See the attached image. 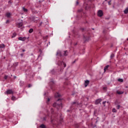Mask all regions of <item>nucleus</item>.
Instances as JSON below:
<instances>
[{
	"mask_svg": "<svg viewBox=\"0 0 128 128\" xmlns=\"http://www.w3.org/2000/svg\"><path fill=\"white\" fill-rule=\"evenodd\" d=\"M60 93L57 92L55 94V98H60Z\"/></svg>",
	"mask_w": 128,
	"mask_h": 128,
	"instance_id": "11",
	"label": "nucleus"
},
{
	"mask_svg": "<svg viewBox=\"0 0 128 128\" xmlns=\"http://www.w3.org/2000/svg\"><path fill=\"white\" fill-rule=\"evenodd\" d=\"M78 104V102H72V106H74V104Z\"/></svg>",
	"mask_w": 128,
	"mask_h": 128,
	"instance_id": "23",
	"label": "nucleus"
},
{
	"mask_svg": "<svg viewBox=\"0 0 128 128\" xmlns=\"http://www.w3.org/2000/svg\"><path fill=\"white\" fill-rule=\"evenodd\" d=\"M61 101H62V99L59 98V99L58 100L57 102H61Z\"/></svg>",
	"mask_w": 128,
	"mask_h": 128,
	"instance_id": "33",
	"label": "nucleus"
},
{
	"mask_svg": "<svg viewBox=\"0 0 128 128\" xmlns=\"http://www.w3.org/2000/svg\"><path fill=\"white\" fill-rule=\"evenodd\" d=\"M12 100H16V97H14V96H12Z\"/></svg>",
	"mask_w": 128,
	"mask_h": 128,
	"instance_id": "25",
	"label": "nucleus"
},
{
	"mask_svg": "<svg viewBox=\"0 0 128 128\" xmlns=\"http://www.w3.org/2000/svg\"><path fill=\"white\" fill-rule=\"evenodd\" d=\"M117 110L115 108L112 109V112H116Z\"/></svg>",
	"mask_w": 128,
	"mask_h": 128,
	"instance_id": "22",
	"label": "nucleus"
},
{
	"mask_svg": "<svg viewBox=\"0 0 128 128\" xmlns=\"http://www.w3.org/2000/svg\"><path fill=\"white\" fill-rule=\"evenodd\" d=\"M18 40H22V42H24V40H26V37H19L18 38Z\"/></svg>",
	"mask_w": 128,
	"mask_h": 128,
	"instance_id": "4",
	"label": "nucleus"
},
{
	"mask_svg": "<svg viewBox=\"0 0 128 128\" xmlns=\"http://www.w3.org/2000/svg\"><path fill=\"white\" fill-rule=\"evenodd\" d=\"M128 7L126 8L125 9V10H124V14H128Z\"/></svg>",
	"mask_w": 128,
	"mask_h": 128,
	"instance_id": "15",
	"label": "nucleus"
},
{
	"mask_svg": "<svg viewBox=\"0 0 128 128\" xmlns=\"http://www.w3.org/2000/svg\"><path fill=\"white\" fill-rule=\"evenodd\" d=\"M32 32H34V29H32V28H30V29L28 30L29 34H32Z\"/></svg>",
	"mask_w": 128,
	"mask_h": 128,
	"instance_id": "19",
	"label": "nucleus"
},
{
	"mask_svg": "<svg viewBox=\"0 0 128 128\" xmlns=\"http://www.w3.org/2000/svg\"><path fill=\"white\" fill-rule=\"evenodd\" d=\"M18 62L15 63V66H18Z\"/></svg>",
	"mask_w": 128,
	"mask_h": 128,
	"instance_id": "36",
	"label": "nucleus"
},
{
	"mask_svg": "<svg viewBox=\"0 0 128 128\" xmlns=\"http://www.w3.org/2000/svg\"><path fill=\"white\" fill-rule=\"evenodd\" d=\"M44 96H46V93H44Z\"/></svg>",
	"mask_w": 128,
	"mask_h": 128,
	"instance_id": "48",
	"label": "nucleus"
},
{
	"mask_svg": "<svg viewBox=\"0 0 128 128\" xmlns=\"http://www.w3.org/2000/svg\"><path fill=\"white\" fill-rule=\"evenodd\" d=\"M10 4L12 3V2H10V1H8V3H10Z\"/></svg>",
	"mask_w": 128,
	"mask_h": 128,
	"instance_id": "43",
	"label": "nucleus"
},
{
	"mask_svg": "<svg viewBox=\"0 0 128 128\" xmlns=\"http://www.w3.org/2000/svg\"><path fill=\"white\" fill-rule=\"evenodd\" d=\"M114 54H112L110 56V58H114Z\"/></svg>",
	"mask_w": 128,
	"mask_h": 128,
	"instance_id": "28",
	"label": "nucleus"
},
{
	"mask_svg": "<svg viewBox=\"0 0 128 128\" xmlns=\"http://www.w3.org/2000/svg\"><path fill=\"white\" fill-rule=\"evenodd\" d=\"M78 12H82V9H80L78 10Z\"/></svg>",
	"mask_w": 128,
	"mask_h": 128,
	"instance_id": "30",
	"label": "nucleus"
},
{
	"mask_svg": "<svg viewBox=\"0 0 128 128\" xmlns=\"http://www.w3.org/2000/svg\"><path fill=\"white\" fill-rule=\"evenodd\" d=\"M6 48L4 44H2L0 45V48Z\"/></svg>",
	"mask_w": 128,
	"mask_h": 128,
	"instance_id": "13",
	"label": "nucleus"
},
{
	"mask_svg": "<svg viewBox=\"0 0 128 128\" xmlns=\"http://www.w3.org/2000/svg\"><path fill=\"white\" fill-rule=\"evenodd\" d=\"M120 105H118V106H116L117 110H120Z\"/></svg>",
	"mask_w": 128,
	"mask_h": 128,
	"instance_id": "27",
	"label": "nucleus"
},
{
	"mask_svg": "<svg viewBox=\"0 0 128 128\" xmlns=\"http://www.w3.org/2000/svg\"><path fill=\"white\" fill-rule=\"evenodd\" d=\"M8 78V76H4V80H7Z\"/></svg>",
	"mask_w": 128,
	"mask_h": 128,
	"instance_id": "34",
	"label": "nucleus"
},
{
	"mask_svg": "<svg viewBox=\"0 0 128 128\" xmlns=\"http://www.w3.org/2000/svg\"><path fill=\"white\" fill-rule=\"evenodd\" d=\"M110 66L108 65L106 66L104 68V72H106V70H108V67Z\"/></svg>",
	"mask_w": 128,
	"mask_h": 128,
	"instance_id": "12",
	"label": "nucleus"
},
{
	"mask_svg": "<svg viewBox=\"0 0 128 128\" xmlns=\"http://www.w3.org/2000/svg\"><path fill=\"white\" fill-rule=\"evenodd\" d=\"M40 128H46V126H44V124H42L40 126Z\"/></svg>",
	"mask_w": 128,
	"mask_h": 128,
	"instance_id": "21",
	"label": "nucleus"
},
{
	"mask_svg": "<svg viewBox=\"0 0 128 128\" xmlns=\"http://www.w3.org/2000/svg\"><path fill=\"white\" fill-rule=\"evenodd\" d=\"M53 106L54 108H56L58 110H60V108H62V102L58 104V102H55L53 104Z\"/></svg>",
	"mask_w": 128,
	"mask_h": 128,
	"instance_id": "1",
	"label": "nucleus"
},
{
	"mask_svg": "<svg viewBox=\"0 0 128 128\" xmlns=\"http://www.w3.org/2000/svg\"><path fill=\"white\" fill-rule=\"evenodd\" d=\"M22 52H26V50H22Z\"/></svg>",
	"mask_w": 128,
	"mask_h": 128,
	"instance_id": "41",
	"label": "nucleus"
},
{
	"mask_svg": "<svg viewBox=\"0 0 128 128\" xmlns=\"http://www.w3.org/2000/svg\"><path fill=\"white\" fill-rule=\"evenodd\" d=\"M16 26L18 28H24V26L22 25V22L18 23Z\"/></svg>",
	"mask_w": 128,
	"mask_h": 128,
	"instance_id": "2",
	"label": "nucleus"
},
{
	"mask_svg": "<svg viewBox=\"0 0 128 128\" xmlns=\"http://www.w3.org/2000/svg\"><path fill=\"white\" fill-rule=\"evenodd\" d=\"M74 62H76V61H74V62H73V64H74Z\"/></svg>",
	"mask_w": 128,
	"mask_h": 128,
	"instance_id": "44",
	"label": "nucleus"
},
{
	"mask_svg": "<svg viewBox=\"0 0 128 128\" xmlns=\"http://www.w3.org/2000/svg\"><path fill=\"white\" fill-rule=\"evenodd\" d=\"M9 22H10V20H7L6 22V24H8Z\"/></svg>",
	"mask_w": 128,
	"mask_h": 128,
	"instance_id": "35",
	"label": "nucleus"
},
{
	"mask_svg": "<svg viewBox=\"0 0 128 128\" xmlns=\"http://www.w3.org/2000/svg\"><path fill=\"white\" fill-rule=\"evenodd\" d=\"M6 16H7V18H10V16H12V14L10 12H6Z\"/></svg>",
	"mask_w": 128,
	"mask_h": 128,
	"instance_id": "10",
	"label": "nucleus"
},
{
	"mask_svg": "<svg viewBox=\"0 0 128 128\" xmlns=\"http://www.w3.org/2000/svg\"><path fill=\"white\" fill-rule=\"evenodd\" d=\"M46 120V117H44V120Z\"/></svg>",
	"mask_w": 128,
	"mask_h": 128,
	"instance_id": "37",
	"label": "nucleus"
},
{
	"mask_svg": "<svg viewBox=\"0 0 128 128\" xmlns=\"http://www.w3.org/2000/svg\"><path fill=\"white\" fill-rule=\"evenodd\" d=\"M112 2V1L110 0V2H108V4H110V2Z\"/></svg>",
	"mask_w": 128,
	"mask_h": 128,
	"instance_id": "38",
	"label": "nucleus"
},
{
	"mask_svg": "<svg viewBox=\"0 0 128 128\" xmlns=\"http://www.w3.org/2000/svg\"><path fill=\"white\" fill-rule=\"evenodd\" d=\"M14 36H12V38H14Z\"/></svg>",
	"mask_w": 128,
	"mask_h": 128,
	"instance_id": "50",
	"label": "nucleus"
},
{
	"mask_svg": "<svg viewBox=\"0 0 128 128\" xmlns=\"http://www.w3.org/2000/svg\"><path fill=\"white\" fill-rule=\"evenodd\" d=\"M116 92L118 94H124V92L122 91H117Z\"/></svg>",
	"mask_w": 128,
	"mask_h": 128,
	"instance_id": "14",
	"label": "nucleus"
},
{
	"mask_svg": "<svg viewBox=\"0 0 128 128\" xmlns=\"http://www.w3.org/2000/svg\"><path fill=\"white\" fill-rule=\"evenodd\" d=\"M76 4H78V2H76Z\"/></svg>",
	"mask_w": 128,
	"mask_h": 128,
	"instance_id": "42",
	"label": "nucleus"
},
{
	"mask_svg": "<svg viewBox=\"0 0 128 128\" xmlns=\"http://www.w3.org/2000/svg\"><path fill=\"white\" fill-rule=\"evenodd\" d=\"M88 84H90V81L88 80H85L84 84L86 88L88 86Z\"/></svg>",
	"mask_w": 128,
	"mask_h": 128,
	"instance_id": "6",
	"label": "nucleus"
},
{
	"mask_svg": "<svg viewBox=\"0 0 128 128\" xmlns=\"http://www.w3.org/2000/svg\"><path fill=\"white\" fill-rule=\"evenodd\" d=\"M106 102H102V104H106Z\"/></svg>",
	"mask_w": 128,
	"mask_h": 128,
	"instance_id": "40",
	"label": "nucleus"
},
{
	"mask_svg": "<svg viewBox=\"0 0 128 128\" xmlns=\"http://www.w3.org/2000/svg\"><path fill=\"white\" fill-rule=\"evenodd\" d=\"M43 24L42 22H40V24L38 26H42V24Z\"/></svg>",
	"mask_w": 128,
	"mask_h": 128,
	"instance_id": "31",
	"label": "nucleus"
},
{
	"mask_svg": "<svg viewBox=\"0 0 128 128\" xmlns=\"http://www.w3.org/2000/svg\"><path fill=\"white\" fill-rule=\"evenodd\" d=\"M51 122H54V120H52Z\"/></svg>",
	"mask_w": 128,
	"mask_h": 128,
	"instance_id": "45",
	"label": "nucleus"
},
{
	"mask_svg": "<svg viewBox=\"0 0 128 128\" xmlns=\"http://www.w3.org/2000/svg\"><path fill=\"white\" fill-rule=\"evenodd\" d=\"M64 56H68V51H64Z\"/></svg>",
	"mask_w": 128,
	"mask_h": 128,
	"instance_id": "17",
	"label": "nucleus"
},
{
	"mask_svg": "<svg viewBox=\"0 0 128 128\" xmlns=\"http://www.w3.org/2000/svg\"><path fill=\"white\" fill-rule=\"evenodd\" d=\"M53 112H54V109L51 108V114H52Z\"/></svg>",
	"mask_w": 128,
	"mask_h": 128,
	"instance_id": "29",
	"label": "nucleus"
},
{
	"mask_svg": "<svg viewBox=\"0 0 128 128\" xmlns=\"http://www.w3.org/2000/svg\"><path fill=\"white\" fill-rule=\"evenodd\" d=\"M118 82H124V80L122 78L118 79Z\"/></svg>",
	"mask_w": 128,
	"mask_h": 128,
	"instance_id": "20",
	"label": "nucleus"
},
{
	"mask_svg": "<svg viewBox=\"0 0 128 128\" xmlns=\"http://www.w3.org/2000/svg\"><path fill=\"white\" fill-rule=\"evenodd\" d=\"M56 56H62V52L60 50H58L56 52Z\"/></svg>",
	"mask_w": 128,
	"mask_h": 128,
	"instance_id": "8",
	"label": "nucleus"
},
{
	"mask_svg": "<svg viewBox=\"0 0 128 128\" xmlns=\"http://www.w3.org/2000/svg\"><path fill=\"white\" fill-rule=\"evenodd\" d=\"M50 99L48 98L46 101V104H48V102H50Z\"/></svg>",
	"mask_w": 128,
	"mask_h": 128,
	"instance_id": "26",
	"label": "nucleus"
},
{
	"mask_svg": "<svg viewBox=\"0 0 128 128\" xmlns=\"http://www.w3.org/2000/svg\"><path fill=\"white\" fill-rule=\"evenodd\" d=\"M62 64H64V68H66V64L63 63L62 62H58V66H62Z\"/></svg>",
	"mask_w": 128,
	"mask_h": 128,
	"instance_id": "5",
	"label": "nucleus"
},
{
	"mask_svg": "<svg viewBox=\"0 0 128 128\" xmlns=\"http://www.w3.org/2000/svg\"><path fill=\"white\" fill-rule=\"evenodd\" d=\"M22 10L25 12H28V9L24 7L22 8Z\"/></svg>",
	"mask_w": 128,
	"mask_h": 128,
	"instance_id": "18",
	"label": "nucleus"
},
{
	"mask_svg": "<svg viewBox=\"0 0 128 128\" xmlns=\"http://www.w3.org/2000/svg\"><path fill=\"white\" fill-rule=\"evenodd\" d=\"M105 89H106V88H104V90H105Z\"/></svg>",
	"mask_w": 128,
	"mask_h": 128,
	"instance_id": "47",
	"label": "nucleus"
},
{
	"mask_svg": "<svg viewBox=\"0 0 128 128\" xmlns=\"http://www.w3.org/2000/svg\"><path fill=\"white\" fill-rule=\"evenodd\" d=\"M24 81H20V86H24Z\"/></svg>",
	"mask_w": 128,
	"mask_h": 128,
	"instance_id": "16",
	"label": "nucleus"
},
{
	"mask_svg": "<svg viewBox=\"0 0 128 128\" xmlns=\"http://www.w3.org/2000/svg\"><path fill=\"white\" fill-rule=\"evenodd\" d=\"M5 94H12V90H8L6 92H5Z\"/></svg>",
	"mask_w": 128,
	"mask_h": 128,
	"instance_id": "7",
	"label": "nucleus"
},
{
	"mask_svg": "<svg viewBox=\"0 0 128 128\" xmlns=\"http://www.w3.org/2000/svg\"><path fill=\"white\" fill-rule=\"evenodd\" d=\"M46 23L44 24V23H43L44 24H48V20H46Z\"/></svg>",
	"mask_w": 128,
	"mask_h": 128,
	"instance_id": "32",
	"label": "nucleus"
},
{
	"mask_svg": "<svg viewBox=\"0 0 128 128\" xmlns=\"http://www.w3.org/2000/svg\"><path fill=\"white\" fill-rule=\"evenodd\" d=\"M101 102H102V100L98 99V100H96L95 104H100Z\"/></svg>",
	"mask_w": 128,
	"mask_h": 128,
	"instance_id": "9",
	"label": "nucleus"
},
{
	"mask_svg": "<svg viewBox=\"0 0 128 128\" xmlns=\"http://www.w3.org/2000/svg\"><path fill=\"white\" fill-rule=\"evenodd\" d=\"M48 116H50L51 120L52 118V116H50V112L48 113Z\"/></svg>",
	"mask_w": 128,
	"mask_h": 128,
	"instance_id": "24",
	"label": "nucleus"
},
{
	"mask_svg": "<svg viewBox=\"0 0 128 128\" xmlns=\"http://www.w3.org/2000/svg\"><path fill=\"white\" fill-rule=\"evenodd\" d=\"M27 38H29V37H28Z\"/></svg>",
	"mask_w": 128,
	"mask_h": 128,
	"instance_id": "51",
	"label": "nucleus"
},
{
	"mask_svg": "<svg viewBox=\"0 0 128 128\" xmlns=\"http://www.w3.org/2000/svg\"><path fill=\"white\" fill-rule=\"evenodd\" d=\"M67 112H70V110H68Z\"/></svg>",
	"mask_w": 128,
	"mask_h": 128,
	"instance_id": "49",
	"label": "nucleus"
},
{
	"mask_svg": "<svg viewBox=\"0 0 128 128\" xmlns=\"http://www.w3.org/2000/svg\"><path fill=\"white\" fill-rule=\"evenodd\" d=\"M28 88H30V86H31L30 84H28Z\"/></svg>",
	"mask_w": 128,
	"mask_h": 128,
	"instance_id": "39",
	"label": "nucleus"
},
{
	"mask_svg": "<svg viewBox=\"0 0 128 128\" xmlns=\"http://www.w3.org/2000/svg\"><path fill=\"white\" fill-rule=\"evenodd\" d=\"M52 72H54V70H52Z\"/></svg>",
	"mask_w": 128,
	"mask_h": 128,
	"instance_id": "46",
	"label": "nucleus"
},
{
	"mask_svg": "<svg viewBox=\"0 0 128 128\" xmlns=\"http://www.w3.org/2000/svg\"><path fill=\"white\" fill-rule=\"evenodd\" d=\"M104 15V13L102 12V10H100L98 12V16H102Z\"/></svg>",
	"mask_w": 128,
	"mask_h": 128,
	"instance_id": "3",
	"label": "nucleus"
}]
</instances>
